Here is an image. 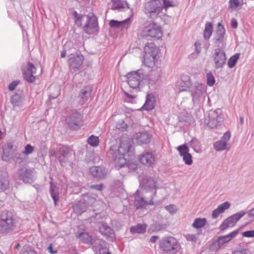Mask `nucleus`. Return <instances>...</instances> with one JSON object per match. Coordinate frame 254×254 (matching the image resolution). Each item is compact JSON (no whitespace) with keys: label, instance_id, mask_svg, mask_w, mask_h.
Wrapping results in <instances>:
<instances>
[{"label":"nucleus","instance_id":"nucleus-29","mask_svg":"<svg viewBox=\"0 0 254 254\" xmlns=\"http://www.w3.org/2000/svg\"><path fill=\"white\" fill-rule=\"evenodd\" d=\"M177 150L181 157L189 153V149L186 144L178 146Z\"/></svg>","mask_w":254,"mask_h":254},{"label":"nucleus","instance_id":"nucleus-59","mask_svg":"<svg viewBox=\"0 0 254 254\" xmlns=\"http://www.w3.org/2000/svg\"><path fill=\"white\" fill-rule=\"evenodd\" d=\"M125 94H126L127 96L129 97L130 98L133 99V98H135V97L134 96L130 95H129V94L126 93V92L125 93Z\"/></svg>","mask_w":254,"mask_h":254},{"label":"nucleus","instance_id":"nucleus-24","mask_svg":"<svg viewBox=\"0 0 254 254\" xmlns=\"http://www.w3.org/2000/svg\"><path fill=\"white\" fill-rule=\"evenodd\" d=\"M9 181L7 174L0 176V190H4L8 188Z\"/></svg>","mask_w":254,"mask_h":254},{"label":"nucleus","instance_id":"nucleus-43","mask_svg":"<svg viewBox=\"0 0 254 254\" xmlns=\"http://www.w3.org/2000/svg\"><path fill=\"white\" fill-rule=\"evenodd\" d=\"M222 211L217 207V208L213 210L212 212V217L213 218H216L219 214L222 213Z\"/></svg>","mask_w":254,"mask_h":254},{"label":"nucleus","instance_id":"nucleus-39","mask_svg":"<svg viewBox=\"0 0 254 254\" xmlns=\"http://www.w3.org/2000/svg\"><path fill=\"white\" fill-rule=\"evenodd\" d=\"M165 208L168 212H169L172 214L175 213L177 210L176 206L173 204L166 206H165Z\"/></svg>","mask_w":254,"mask_h":254},{"label":"nucleus","instance_id":"nucleus-2","mask_svg":"<svg viewBox=\"0 0 254 254\" xmlns=\"http://www.w3.org/2000/svg\"><path fill=\"white\" fill-rule=\"evenodd\" d=\"M163 9L161 0H150L145 4L144 12L149 17L157 16Z\"/></svg>","mask_w":254,"mask_h":254},{"label":"nucleus","instance_id":"nucleus-21","mask_svg":"<svg viewBox=\"0 0 254 254\" xmlns=\"http://www.w3.org/2000/svg\"><path fill=\"white\" fill-rule=\"evenodd\" d=\"M134 204L137 208L142 207L146 204V201L143 198L140 197L139 190H137L134 194Z\"/></svg>","mask_w":254,"mask_h":254},{"label":"nucleus","instance_id":"nucleus-5","mask_svg":"<svg viewBox=\"0 0 254 254\" xmlns=\"http://www.w3.org/2000/svg\"><path fill=\"white\" fill-rule=\"evenodd\" d=\"M133 142L129 138H124L122 140L118 150L116 153L121 155L129 156L132 153L134 149Z\"/></svg>","mask_w":254,"mask_h":254},{"label":"nucleus","instance_id":"nucleus-38","mask_svg":"<svg viewBox=\"0 0 254 254\" xmlns=\"http://www.w3.org/2000/svg\"><path fill=\"white\" fill-rule=\"evenodd\" d=\"M161 0V3H162V2L163 3V7H164L165 9H167L169 7H173V6H175V4H173V2L169 0ZM161 4H162V3H161Z\"/></svg>","mask_w":254,"mask_h":254},{"label":"nucleus","instance_id":"nucleus-9","mask_svg":"<svg viewBox=\"0 0 254 254\" xmlns=\"http://www.w3.org/2000/svg\"><path fill=\"white\" fill-rule=\"evenodd\" d=\"M36 68L31 63H28L26 70H23V74L25 79L29 82H33L35 79Z\"/></svg>","mask_w":254,"mask_h":254},{"label":"nucleus","instance_id":"nucleus-3","mask_svg":"<svg viewBox=\"0 0 254 254\" xmlns=\"http://www.w3.org/2000/svg\"><path fill=\"white\" fill-rule=\"evenodd\" d=\"M158 49L153 45H146L143 56L144 64L148 67H152L155 64Z\"/></svg>","mask_w":254,"mask_h":254},{"label":"nucleus","instance_id":"nucleus-22","mask_svg":"<svg viewBox=\"0 0 254 254\" xmlns=\"http://www.w3.org/2000/svg\"><path fill=\"white\" fill-rule=\"evenodd\" d=\"M136 139L140 144L147 143L150 140L149 135L145 132L137 133Z\"/></svg>","mask_w":254,"mask_h":254},{"label":"nucleus","instance_id":"nucleus-44","mask_svg":"<svg viewBox=\"0 0 254 254\" xmlns=\"http://www.w3.org/2000/svg\"><path fill=\"white\" fill-rule=\"evenodd\" d=\"M18 83H19V81H13L12 83H11L9 84V85L8 86V89L10 91L14 90L15 89L16 87L17 86V85H18Z\"/></svg>","mask_w":254,"mask_h":254},{"label":"nucleus","instance_id":"nucleus-46","mask_svg":"<svg viewBox=\"0 0 254 254\" xmlns=\"http://www.w3.org/2000/svg\"><path fill=\"white\" fill-rule=\"evenodd\" d=\"M230 227V225H229L228 222L225 220L222 224L220 225V229L222 230L226 229L227 228Z\"/></svg>","mask_w":254,"mask_h":254},{"label":"nucleus","instance_id":"nucleus-4","mask_svg":"<svg viewBox=\"0 0 254 254\" xmlns=\"http://www.w3.org/2000/svg\"><path fill=\"white\" fill-rule=\"evenodd\" d=\"M14 225L13 216L11 212L7 211L1 213L0 216V227L4 232L11 230Z\"/></svg>","mask_w":254,"mask_h":254},{"label":"nucleus","instance_id":"nucleus-54","mask_svg":"<svg viewBox=\"0 0 254 254\" xmlns=\"http://www.w3.org/2000/svg\"><path fill=\"white\" fill-rule=\"evenodd\" d=\"M157 239H158L157 236H152L150 238V242H151L152 243H155L157 241Z\"/></svg>","mask_w":254,"mask_h":254},{"label":"nucleus","instance_id":"nucleus-37","mask_svg":"<svg viewBox=\"0 0 254 254\" xmlns=\"http://www.w3.org/2000/svg\"><path fill=\"white\" fill-rule=\"evenodd\" d=\"M34 151V147L31 146L30 144H27L25 147L24 150L23 151V153L24 155H28L29 154H31Z\"/></svg>","mask_w":254,"mask_h":254},{"label":"nucleus","instance_id":"nucleus-34","mask_svg":"<svg viewBox=\"0 0 254 254\" xmlns=\"http://www.w3.org/2000/svg\"><path fill=\"white\" fill-rule=\"evenodd\" d=\"M54 187H55L53 186V184L51 183L50 194L54 200L55 204H56L57 201L59 199V197L58 195L56 193V192L55 191Z\"/></svg>","mask_w":254,"mask_h":254},{"label":"nucleus","instance_id":"nucleus-30","mask_svg":"<svg viewBox=\"0 0 254 254\" xmlns=\"http://www.w3.org/2000/svg\"><path fill=\"white\" fill-rule=\"evenodd\" d=\"M88 143L91 146H97L99 143V139L98 137L92 135L87 140Z\"/></svg>","mask_w":254,"mask_h":254},{"label":"nucleus","instance_id":"nucleus-15","mask_svg":"<svg viewBox=\"0 0 254 254\" xmlns=\"http://www.w3.org/2000/svg\"><path fill=\"white\" fill-rule=\"evenodd\" d=\"M238 232L239 231L238 230H236L227 235L220 237L216 241L219 247L230 242L233 238L238 235Z\"/></svg>","mask_w":254,"mask_h":254},{"label":"nucleus","instance_id":"nucleus-61","mask_svg":"<svg viewBox=\"0 0 254 254\" xmlns=\"http://www.w3.org/2000/svg\"><path fill=\"white\" fill-rule=\"evenodd\" d=\"M1 135H2V132L0 130V140L1 138Z\"/></svg>","mask_w":254,"mask_h":254},{"label":"nucleus","instance_id":"nucleus-41","mask_svg":"<svg viewBox=\"0 0 254 254\" xmlns=\"http://www.w3.org/2000/svg\"><path fill=\"white\" fill-rule=\"evenodd\" d=\"M185 238L187 241H191L192 242H195L197 240V236L193 234H188L186 235Z\"/></svg>","mask_w":254,"mask_h":254},{"label":"nucleus","instance_id":"nucleus-53","mask_svg":"<svg viewBox=\"0 0 254 254\" xmlns=\"http://www.w3.org/2000/svg\"><path fill=\"white\" fill-rule=\"evenodd\" d=\"M49 252L51 254H55L57 253L56 251H54L53 250V245L51 244L48 248Z\"/></svg>","mask_w":254,"mask_h":254},{"label":"nucleus","instance_id":"nucleus-40","mask_svg":"<svg viewBox=\"0 0 254 254\" xmlns=\"http://www.w3.org/2000/svg\"><path fill=\"white\" fill-rule=\"evenodd\" d=\"M230 206V203L228 201H226L220 204L218 207L222 211V212H224L225 210L229 208Z\"/></svg>","mask_w":254,"mask_h":254},{"label":"nucleus","instance_id":"nucleus-56","mask_svg":"<svg viewBox=\"0 0 254 254\" xmlns=\"http://www.w3.org/2000/svg\"><path fill=\"white\" fill-rule=\"evenodd\" d=\"M65 56H66V51L65 50H64L62 52V53L61 54V58H64L65 57Z\"/></svg>","mask_w":254,"mask_h":254},{"label":"nucleus","instance_id":"nucleus-62","mask_svg":"<svg viewBox=\"0 0 254 254\" xmlns=\"http://www.w3.org/2000/svg\"><path fill=\"white\" fill-rule=\"evenodd\" d=\"M20 247V245L19 244H17V246H16V248H18Z\"/></svg>","mask_w":254,"mask_h":254},{"label":"nucleus","instance_id":"nucleus-47","mask_svg":"<svg viewBox=\"0 0 254 254\" xmlns=\"http://www.w3.org/2000/svg\"><path fill=\"white\" fill-rule=\"evenodd\" d=\"M233 217L232 216L228 218L226 220V221L229 223V225H230V227H233L235 225V224L236 223V222L233 219H232Z\"/></svg>","mask_w":254,"mask_h":254},{"label":"nucleus","instance_id":"nucleus-31","mask_svg":"<svg viewBox=\"0 0 254 254\" xmlns=\"http://www.w3.org/2000/svg\"><path fill=\"white\" fill-rule=\"evenodd\" d=\"M226 145L227 143L226 141H218L216 142L214 144V148L217 151L225 149L226 147Z\"/></svg>","mask_w":254,"mask_h":254},{"label":"nucleus","instance_id":"nucleus-50","mask_svg":"<svg viewBox=\"0 0 254 254\" xmlns=\"http://www.w3.org/2000/svg\"><path fill=\"white\" fill-rule=\"evenodd\" d=\"M91 188L96 189L98 190H101L103 189V185H92L91 186Z\"/></svg>","mask_w":254,"mask_h":254},{"label":"nucleus","instance_id":"nucleus-25","mask_svg":"<svg viewBox=\"0 0 254 254\" xmlns=\"http://www.w3.org/2000/svg\"><path fill=\"white\" fill-rule=\"evenodd\" d=\"M213 30V25L211 22H207L205 25L204 30V37L206 39H208L211 36Z\"/></svg>","mask_w":254,"mask_h":254},{"label":"nucleus","instance_id":"nucleus-33","mask_svg":"<svg viewBox=\"0 0 254 254\" xmlns=\"http://www.w3.org/2000/svg\"><path fill=\"white\" fill-rule=\"evenodd\" d=\"M207 84L209 86H213L215 82L214 76L210 72L207 73L206 75Z\"/></svg>","mask_w":254,"mask_h":254},{"label":"nucleus","instance_id":"nucleus-18","mask_svg":"<svg viewBox=\"0 0 254 254\" xmlns=\"http://www.w3.org/2000/svg\"><path fill=\"white\" fill-rule=\"evenodd\" d=\"M90 172L94 177L102 178L106 175L107 171L102 167H92L90 168Z\"/></svg>","mask_w":254,"mask_h":254},{"label":"nucleus","instance_id":"nucleus-1","mask_svg":"<svg viewBox=\"0 0 254 254\" xmlns=\"http://www.w3.org/2000/svg\"><path fill=\"white\" fill-rule=\"evenodd\" d=\"M159 248L166 253L176 254L180 249V245L176 238L168 236L160 241Z\"/></svg>","mask_w":254,"mask_h":254},{"label":"nucleus","instance_id":"nucleus-27","mask_svg":"<svg viewBox=\"0 0 254 254\" xmlns=\"http://www.w3.org/2000/svg\"><path fill=\"white\" fill-rule=\"evenodd\" d=\"M206 223V220L205 218H198L194 220L192 223V227L198 229L203 227L205 226Z\"/></svg>","mask_w":254,"mask_h":254},{"label":"nucleus","instance_id":"nucleus-28","mask_svg":"<svg viewBox=\"0 0 254 254\" xmlns=\"http://www.w3.org/2000/svg\"><path fill=\"white\" fill-rule=\"evenodd\" d=\"M240 54H236L229 60L228 65L230 68L233 67L240 58Z\"/></svg>","mask_w":254,"mask_h":254},{"label":"nucleus","instance_id":"nucleus-42","mask_svg":"<svg viewBox=\"0 0 254 254\" xmlns=\"http://www.w3.org/2000/svg\"><path fill=\"white\" fill-rule=\"evenodd\" d=\"M243 236L245 237L251 238L254 237V230L251 231H245L242 233Z\"/></svg>","mask_w":254,"mask_h":254},{"label":"nucleus","instance_id":"nucleus-19","mask_svg":"<svg viewBox=\"0 0 254 254\" xmlns=\"http://www.w3.org/2000/svg\"><path fill=\"white\" fill-rule=\"evenodd\" d=\"M19 178L25 183H29L31 181V174L27 169H20L19 170Z\"/></svg>","mask_w":254,"mask_h":254},{"label":"nucleus","instance_id":"nucleus-17","mask_svg":"<svg viewBox=\"0 0 254 254\" xmlns=\"http://www.w3.org/2000/svg\"><path fill=\"white\" fill-rule=\"evenodd\" d=\"M127 156L121 155L120 153L115 152V164L116 166L121 168L124 167L127 163Z\"/></svg>","mask_w":254,"mask_h":254},{"label":"nucleus","instance_id":"nucleus-55","mask_svg":"<svg viewBox=\"0 0 254 254\" xmlns=\"http://www.w3.org/2000/svg\"><path fill=\"white\" fill-rule=\"evenodd\" d=\"M22 254H34V252L31 251H26L23 252Z\"/></svg>","mask_w":254,"mask_h":254},{"label":"nucleus","instance_id":"nucleus-20","mask_svg":"<svg viewBox=\"0 0 254 254\" xmlns=\"http://www.w3.org/2000/svg\"><path fill=\"white\" fill-rule=\"evenodd\" d=\"M154 107V98L151 95H147L146 96V102L143 106V108L145 110H152Z\"/></svg>","mask_w":254,"mask_h":254},{"label":"nucleus","instance_id":"nucleus-32","mask_svg":"<svg viewBox=\"0 0 254 254\" xmlns=\"http://www.w3.org/2000/svg\"><path fill=\"white\" fill-rule=\"evenodd\" d=\"M229 8L232 9H235L241 5L239 0H230L229 1Z\"/></svg>","mask_w":254,"mask_h":254},{"label":"nucleus","instance_id":"nucleus-48","mask_svg":"<svg viewBox=\"0 0 254 254\" xmlns=\"http://www.w3.org/2000/svg\"><path fill=\"white\" fill-rule=\"evenodd\" d=\"M217 31L220 33V34H223L224 33V28L223 25H221L220 23H218L217 24Z\"/></svg>","mask_w":254,"mask_h":254},{"label":"nucleus","instance_id":"nucleus-6","mask_svg":"<svg viewBox=\"0 0 254 254\" xmlns=\"http://www.w3.org/2000/svg\"><path fill=\"white\" fill-rule=\"evenodd\" d=\"M143 32L145 36L156 39H159L162 36L161 27L155 23L149 24L144 28Z\"/></svg>","mask_w":254,"mask_h":254},{"label":"nucleus","instance_id":"nucleus-10","mask_svg":"<svg viewBox=\"0 0 254 254\" xmlns=\"http://www.w3.org/2000/svg\"><path fill=\"white\" fill-rule=\"evenodd\" d=\"M140 78L136 72H131L127 74V82L131 88H136L139 85Z\"/></svg>","mask_w":254,"mask_h":254},{"label":"nucleus","instance_id":"nucleus-64","mask_svg":"<svg viewBox=\"0 0 254 254\" xmlns=\"http://www.w3.org/2000/svg\"><path fill=\"white\" fill-rule=\"evenodd\" d=\"M107 254H110V253H109V252H108V253H107Z\"/></svg>","mask_w":254,"mask_h":254},{"label":"nucleus","instance_id":"nucleus-14","mask_svg":"<svg viewBox=\"0 0 254 254\" xmlns=\"http://www.w3.org/2000/svg\"><path fill=\"white\" fill-rule=\"evenodd\" d=\"M130 18H127L123 21H117L115 20H111L109 22V25L111 27L121 28L122 29H127L130 24Z\"/></svg>","mask_w":254,"mask_h":254},{"label":"nucleus","instance_id":"nucleus-35","mask_svg":"<svg viewBox=\"0 0 254 254\" xmlns=\"http://www.w3.org/2000/svg\"><path fill=\"white\" fill-rule=\"evenodd\" d=\"M182 157L186 164L190 165L192 163V156L190 153Z\"/></svg>","mask_w":254,"mask_h":254},{"label":"nucleus","instance_id":"nucleus-57","mask_svg":"<svg viewBox=\"0 0 254 254\" xmlns=\"http://www.w3.org/2000/svg\"><path fill=\"white\" fill-rule=\"evenodd\" d=\"M249 215L251 216H254V208L250 210Z\"/></svg>","mask_w":254,"mask_h":254},{"label":"nucleus","instance_id":"nucleus-8","mask_svg":"<svg viewBox=\"0 0 254 254\" xmlns=\"http://www.w3.org/2000/svg\"><path fill=\"white\" fill-rule=\"evenodd\" d=\"M213 60L216 68L222 67L226 63L225 54L221 50L218 49L214 54Z\"/></svg>","mask_w":254,"mask_h":254},{"label":"nucleus","instance_id":"nucleus-52","mask_svg":"<svg viewBox=\"0 0 254 254\" xmlns=\"http://www.w3.org/2000/svg\"><path fill=\"white\" fill-rule=\"evenodd\" d=\"M87 91L84 89H82L81 91L80 96L82 99H84V98L85 97V96L87 94Z\"/></svg>","mask_w":254,"mask_h":254},{"label":"nucleus","instance_id":"nucleus-7","mask_svg":"<svg viewBox=\"0 0 254 254\" xmlns=\"http://www.w3.org/2000/svg\"><path fill=\"white\" fill-rule=\"evenodd\" d=\"M138 161L143 165L150 167L154 164L155 159L151 153L145 152L138 156Z\"/></svg>","mask_w":254,"mask_h":254},{"label":"nucleus","instance_id":"nucleus-51","mask_svg":"<svg viewBox=\"0 0 254 254\" xmlns=\"http://www.w3.org/2000/svg\"><path fill=\"white\" fill-rule=\"evenodd\" d=\"M231 26L234 28H236L238 26V22L237 21L233 19L231 20Z\"/></svg>","mask_w":254,"mask_h":254},{"label":"nucleus","instance_id":"nucleus-13","mask_svg":"<svg viewBox=\"0 0 254 254\" xmlns=\"http://www.w3.org/2000/svg\"><path fill=\"white\" fill-rule=\"evenodd\" d=\"M67 123L70 128L72 129H78L79 128L82 123L81 116L78 114L72 116L69 118Z\"/></svg>","mask_w":254,"mask_h":254},{"label":"nucleus","instance_id":"nucleus-36","mask_svg":"<svg viewBox=\"0 0 254 254\" xmlns=\"http://www.w3.org/2000/svg\"><path fill=\"white\" fill-rule=\"evenodd\" d=\"M147 186L151 189H156V181H155L154 179L152 178H149L147 180Z\"/></svg>","mask_w":254,"mask_h":254},{"label":"nucleus","instance_id":"nucleus-45","mask_svg":"<svg viewBox=\"0 0 254 254\" xmlns=\"http://www.w3.org/2000/svg\"><path fill=\"white\" fill-rule=\"evenodd\" d=\"M244 213H236L232 216L233 219L236 222L244 215Z\"/></svg>","mask_w":254,"mask_h":254},{"label":"nucleus","instance_id":"nucleus-63","mask_svg":"<svg viewBox=\"0 0 254 254\" xmlns=\"http://www.w3.org/2000/svg\"><path fill=\"white\" fill-rule=\"evenodd\" d=\"M243 122V119H241V123H242Z\"/></svg>","mask_w":254,"mask_h":254},{"label":"nucleus","instance_id":"nucleus-12","mask_svg":"<svg viewBox=\"0 0 254 254\" xmlns=\"http://www.w3.org/2000/svg\"><path fill=\"white\" fill-rule=\"evenodd\" d=\"M87 24L84 27V30L87 34H92L96 31L97 22L94 17L86 16Z\"/></svg>","mask_w":254,"mask_h":254},{"label":"nucleus","instance_id":"nucleus-26","mask_svg":"<svg viewBox=\"0 0 254 254\" xmlns=\"http://www.w3.org/2000/svg\"><path fill=\"white\" fill-rule=\"evenodd\" d=\"M146 225L145 224H137L130 228V232L132 233H143L145 232Z\"/></svg>","mask_w":254,"mask_h":254},{"label":"nucleus","instance_id":"nucleus-16","mask_svg":"<svg viewBox=\"0 0 254 254\" xmlns=\"http://www.w3.org/2000/svg\"><path fill=\"white\" fill-rule=\"evenodd\" d=\"M84 57L82 55L76 57H70L68 60V64L73 68H78L83 64Z\"/></svg>","mask_w":254,"mask_h":254},{"label":"nucleus","instance_id":"nucleus-49","mask_svg":"<svg viewBox=\"0 0 254 254\" xmlns=\"http://www.w3.org/2000/svg\"><path fill=\"white\" fill-rule=\"evenodd\" d=\"M231 137V133L229 131L226 132L224 133L223 136V139L226 141V140L229 139Z\"/></svg>","mask_w":254,"mask_h":254},{"label":"nucleus","instance_id":"nucleus-23","mask_svg":"<svg viewBox=\"0 0 254 254\" xmlns=\"http://www.w3.org/2000/svg\"><path fill=\"white\" fill-rule=\"evenodd\" d=\"M100 232L107 237H112L114 234L113 230L105 224H102L99 227Z\"/></svg>","mask_w":254,"mask_h":254},{"label":"nucleus","instance_id":"nucleus-58","mask_svg":"<svg viewBox=\"0 0 254 254\" xmlns=\"http://www.w3.org/2000/svg\"><path fill=\"white\" fill-rule=\"evenodd\" d=\"M118 2H119V4H118L116 8H120L123 7L122 3L120 1H118Z\"/></svg>","mask_w":254,"mask_h":254},{"label":"nucleus","instance_id":"nucleus-11","mask_svg":"<svg viewBox=\"0 0 254 254\" xmlns=\"http://www.w3.org/2000/svg\"><path fill=\"white\" fill-rule=\"evenodd\" d=\"M181 81L182 83H180L177 87L179 92L186 91L191 86L190 77L188 75H183L181 76Z\"/></svg>","mask_w":254,"mask_h":254},{"label":"nucleus","instance_id":"nucleus-60","mask_svg":"<svg viewBox=\"0 0 254 254\" xmlns=\"http://www.w3.org/2000/svg\"><path fill=\"white\" fill-rule=\"evenodd\" d=\"M84 235H87L86 234H85V233H82V234H80V235L78 236V237H81V236H84Z\"/></svg>","mask_w":254,"mask_h":254}]
</instances>
